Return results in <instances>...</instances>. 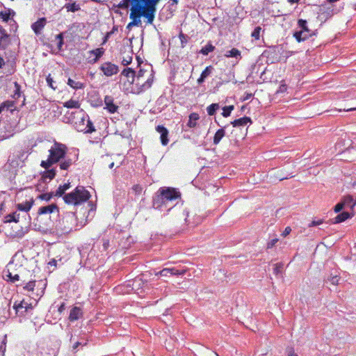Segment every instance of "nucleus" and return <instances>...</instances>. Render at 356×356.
Masks as SVG:
<instances>
[{
  "label": "nucleus",
  "mask_w": 356,
  "mask_h": 356,
  "mask_svg": "<svg viewBox=\"0 0 356 356\" xmlns=\"http://www.w3.org/2000/svg\"><path fill=\"white\" fill-rule=\"evenodd\" d=\"M25 233H26V232L23 231L22 227H21L20 229H19L16 232L13 231L10 234V236H11V237L15 238H22L24 237Z\"/></svg>",
  "instance_id": "de8ad7c7"
},
{
  "label": "nucleus",
  "mask_w": 356,
  "mask_h": 356,
  "mask_svg": "<svg viewBox=\"0 0 356 356\" xmlns=\"http://www.w3.org/2000/svg\"><path fill=\"white\" fill-rule=\"evenodd\" d=\"M46 81H47V85L51 87L52 89L55 90L56 88V86H54V81L53 80V78L51 76L50 74H49L46 79Z\"/></svg>",
  "instance_id": "6e6d98bb"
},
{
  "label": "nucleus",
  "mask_w": 356,
  "mask_h": 356,
  "mask_svg": "<svg viewBox=\"0 0 356 356\" xmlns=\"http://www.w3.org/2000/svg\"><path fill=\"white\" fill-rule=\"evenodd\" d=\"M298 28L299 29L298 31H303L304 33H315L309 29L306 19H299L298 20Z\"/></svg>",
  "instance_id": "7c9ffc66"
},
{
  "label": "nucleus",
  "mask_w": 356,
  "mask_h": 356,
  "mask_svg": "<svg viewBox=\"0 0 356 356\" xmlns=\"http://www.w3.org/2000/svg\"><path fill=\"white\" fill-rule=\"evenodd\" d=\"M90 53V54H93L95 56V58L90 61V63H95L104 54V49L102 47L97 48L95 49L91 50Z\"/></svg>",
  "instance_id": "cd10ccee"
},
{
  "label": "nucleus",
  "mask_w": 356,
  "mask_h": 356,
  "mask_svg": "<svg viewBox=\"0 0 356 356\" xmlns=\"http://www.w3.org/2000/svg\"><path fill=\"white\" fill-rule=\"evenodd\" d=\"M181 197L180 192L175 188L161 187L153 197V207L156 209L170 211L175 205L173 202Z\"/></svg>",
  "instance_id": "f257e3e1"
},
{
  "label": "nucleus",
  "mask_w": 356,
  "mask_h": 356,
  "mask_svg": "<svg viewBox=\"0 0 356 356\" xmlns=\"http://www.w3.org/2000/svg\"><path fill=\"white\" fill-rule=\"evenodd\" d=\"M102 241V250L106 251L109 246V240L103 238Z\"/></svg>",
  "instance_id": "e2e57ef3"
},
{
  "label": "nucleus",
  "mask_w": 356,
  "mask_h": 356,
  "mask_svg": "<svg viewBox=\"0 0 356 356\" xmlns=\"http://www.w3.org/2000/svg\"><path fill=\"white\" fill-rule=\"evenodd\" d=\"M159 2L160 1H155L151 4L144 6L140 8L134 7V10L130 13L129 15L132 21L127 24V29L130 30L133 26H138L141 24V17H145L147 19V23L152 24L155 18L156 6Z\"/></svg>",
  "instance_id": "f03ea898"
},
{
  "label": "nucleus",
  "mask_w": 356,
  "mask_h": 356,
  "mask_svg": "<svg viewBox=\"0 0 356 356\" xmlns=\"http://www.w3.org/2000/svg\"><path fill=\"white\" fill-rule=\"evenodd\" d=\"M132 191H134V193L136 194H140L141 193L142 191H143V188L139 184H135L132 186L131 188Z\"/></svg>",
  "instance_id": "13d9d810"
},
{
  "label": "nucleus",
  "mask_w": 356,
  "mask_h": 356,
  "mask_svg": "<svg viewBox=\"0 0 356 356\" xmlns=\"http://www.w3.org/2000/svg\"><path fill=\"white\" fill-rule=\"evenodd\" d=\"M213 68L212 66H207L201 73L200 76L197 79L198 84H202L204 82L205 79L210 76Z\"/></svg>",
  "instance_id": "5701e85b"
},
{
  "label": "nucleus",
  "mask_w": 356,
  "mask_h": 356,
  "mask_svg": "<svg viewBox=\"0 0 356 356\" xmlns=\"http://www.w3.org/2000/svg\"><path fill=\"white\" fill-rule=\"evenodd\" d=\"M248 123H252V120L250 117L244 116L243 118L236 119L232 122H231V124L233 127H243L245 126Z\"/></svg>",
  "instance_id": "4be33fe9"
},
{
  "label": "nucleus",
  "mask_w": 356,
  "mask_h": 356,
  "mask_svg": "<svg viewBox=\"0 0 356 356\" xmlns=\"http://www.w3.org/2000/svg\"><path fill=\"white\" fill-rule=\"evenodd\" d=\"M63 44H64V41H58L57 48H58V51L63 50Z\"/></svg>",
  "instance_id": "774afa93"
},
{
  "label": "nucleus",
  "mask_w": 356,
  "mask_h": 356,
  "mask_svg": "<svg viewBox=\"0 0 356 356\" xmlns=\"http://www.w3.org/2000/svg\"><path fill=\"white\" fill-rule=\"evenodd\" d=\"M291 232V229L290 227H286L285 229L283 231L282 236L284 237H286L288 236Z\"/></svg>",
  "instance_id": "338daca9"
},
{
  "label": "nucleus",
  "mask_w": 356,
  "mask_h": 356,
  "mask_svg": "<svg viewBox=\"0 0 356 356\" xmlns=\"http://www.w3.org/2000/svg\"><path fill=\"white\" fill-rule=\"evenodd\" d=\"M67 85L75 90L82 89L84 88V84L79 81H75L74 80L69 78L67 80Z\"/></svg>",
  "instance_id": "4c0bfd02"
},
{
  "label": "nucleus",
  "mask_w": 356,
  "mask_h": 356,
  "mask_svg": "<svg viewBox=\"0 0 356 356\" xmlns=\"http://www.w3.org/2000/svg\"><path fill=\"white\" fill-rule=\"evenodd\" d=\"M19 213L17 212V211H14L13 213H10L6 215L4 217L3 222L5 223L12 222H17L19 221Z\"/></svg>",
  "instance_id": "bb28decb"
},
{
  "label": "nucleus",
  "mask_w": 356,
  "mask_h": 356,
  "mask_svg": "<svg viewBox=\"0 0 356 356\" xmlns=\"http://www.w3.org/2000/svg\"><path fill=\"white\" fill-rule=\"evenodd\" d=\"M4 277L7 280L11 282L12 283H15V282L19 280V276L17 274L13 275V274L8 270L5 273Z\"/></svg>",
  "instance_id": "79ce46f5"
},
{
  "label": "nucleus",
  "mask_w": 356,
  "mask_h": 356,
  "mask_svg": "<svg viewBox=\"0 0 356 356\" xmlns=\"http://www.w3.org/2000/svg\"><path fill=\"white\" fill-rule=\"evenodd\" d=\"M46 170L43 172L42 177L44 180H51L53 179L56 175V170L55 168H48L45 169Z\"/></svg>",
  "instance_id": "2f4dec72"
},
{
  "label": "nucleus",
  "mask_w": 356,
  "mask_h": 356,
  "mask_svg": "<svg viewBox=\"0 0 356 356\" xmlns=\"http://www.w3.org/2000/svg\"><path fill=\"white\" fill-rule=\"evenodd\" d=\"M66 8L67 12H76L81 9L80 5L76 3L75 1L71 3H66L64 7Z\"/></svg>",
  "instance_id": "e433bc0d"
},
{
  "label": "nucleus",
  "mask_w": 356,
  "mask_h": 356,
  "mask_svg": "<svg viewBox=\"0 0 356 356\" xmlns=\"http://www.w3.org/2000/svg\"><path fill=\"white\" fill-rule=\"evenodd\" d=\"M70 188V183L64 184L60 186L56 191L54 195L57 197H61L64 195L65 192Z\"/></svg>",
  "instance_id": "f704fd0d"
},
{
  "label": "nucleus",
  "mask_w": 356,
  "mask_h": 356,
  "mask_svg": "<svg viewBox=\"0 0 356 356\" xmlns=\"http://www.w3.org/2000/svg\"><path fill=\"white\" fill-rule=\"evenodd\" d=\"M156 131L160 134V140L163 145H167L169 139V131L163 125H158L156 127Z\"/></svg>",
  "instance_id": "ddd939ff"
},
{
  "label": "nucleus",
  "mask_w": 356,
  "mask_h": 356,
  "mask_svg": "<svg viewBox=\"0 0 356 356\" xmlns=\"http://www.w3.org/2000/svg\"><path fill=\"white\" fill-rule=\"evenodd\" d=\"M344 208L343 204L341 202H339L334 206V211L335 213L340 212Z\"/></svg>",
  "instance_id": "bf43d9fd"
},
{
  "label": "nucleus",
  "mask_w": 356,
  "mask_h": 356,
  "mask_svg": "<svg viewBox=\"0 0 356 356\" xmlns=\"http://www.w3.org/2000/svg\"><path fill=\"white\" fill-rule=\"evenodd\" d=\"M147 71L144 69H140L138 73L134 74V80L131 83L135 84L136 87V92L141 93L149 89L154 81V75L152 73L149 74V76L144 83H140V79L143 78Z\"/></svg>",
  "instance_id": "423d86ee"
},
{
  "label": "nucleus",
  "mask_w": 356,
  "mask_h": 356,
  "mask_svg": "<svg viewBox=\"0 0 356 356\" xmlns=\"http://www.w3.org/2000/svg\"><path fill=\"white\" fill-rule=\"evenodd\" d=\"M341 202L344 207H350L351 209H353L356 204V202H354L353 196L350 195L344 196Z\"/></svg>",
  "instance_id": "c756f323"
},
{
  "label": "nucleus",
  "mask_w": 356,
  "mask_h": 356,
  "mask_svg": "<svg viewBox=\"0 0 356 356\" xmlns=\"http://www.w3.org/2000/svg\"><path fill=\"white\" fill-rule=\"evenodd\" d=\"M8 38H3V36H0V47L1 49H5L8 45Z\"/></svg>",
  "instance_id": "864d4df0"
},
{
  "label": "nucleus",
  "mask_w": 356,
  "mask_h": 356,
  "mask_svg": "<svg viewBox=\"0 0 356 356\" xmlns=\"http://www.w3.org/2000/svg\"><path fill=\"white\" fill-rule=\"evenodd\" d=\"M160 1L161 0H122L118 5L114 4L113 7L120 9H127L130 3L131 5V12H132V10H134V7L140 8L144 6Z\"/></svg>",
  "instance_id": "1a4fd4ad"
},
{
  "label": "nucleus",
  "mask_w": 356,
  "mask_h": 356,
  "mask_svg": "<svg viewBox=\"0 0 356 356\" xmlns=\"http://www.w3.org/2000/svg\"><path fill=\"white\" fill-rule=\"evenodd\" d=\"M353 216V213H350L348 211H343L339 213L335 218L331 220L332 224H338L342 222H344L347 219L352 218Z\"/></svg>",
  "instance_id": "6ab92c4d"
},
{
  "label": "nucleus",
  "mask_w": 356,
  "mask_h": 356,
  "mask_svg": "<svg viewBox=\"0 0 356 356\" xmlns=\"http://www.w3.org/2000/svg\"><path fill=\"white\" fill-rule=\"evenodd\" d=\"M67 147L65 145L55 141L49 149L47 160L42 161L40 166L44 169L50 168L54 164L60 162L67 154Z\"/></svg>",
  "instance_id": "7ed1b4c3"
},
{
  "label": "nucleus",
  "mask_w": 356,
  "mask_h": 356,
  "mask_svg": "<svg viewBox=\"0 0 356 356\" xmlns=\"http://www.w3.org/2000/svg\"><path fill=\"white\" fill-rule=\"evenodd\" d=\"M59 209L58 206L53 203L47 206L40 207L37 211V216L34 219L33 225L35 230L44 231L50 227L51 220L42 224V216L56 213L58 215Z\"/></svg>",
  "instance_id": "20e7f679"
},
{
  "label": "nucleus",
  "mask_w": 356,
  "mask_h": 356,
  "mask_svg": "<svg viewBox=\"0 0 356 356\" xmlns=\"http://www.w3.org/2000/svg\"><path fill=\"white\" fill-rule=\"evenodd\" d=\"M228 125H226L221 129H219L216 131L214 136H213V144L218 145L222 138L225 136V129L227 128Z\"/></svg>",
  "instance_id": "393cba45"
},
{
  "label": "nucleus",
  "mask_w": 356,
  "mask_h": 356,
  "mask_svg": "<svg viewBox=\"0 0 356 356\" xmlns=\"http://www.w3.org/2000/svg\"><path fill=\"white\" fill-rule=\"evenodd\" d=\"M53 195H54L53 193H46L40 195L39 198L48 202L52 198Z\"/></svg>",
  "instance_id": "603ef678"
},
{
  "label": "nucleus",
  "mask_w": 356,
  "mask_h": 356,
  "mask_svg": "<svg viewBox=\"0 0 356 356\" xmlns=\"http://www.w3.org/2000/svg\"><path fill=\"white\" fill-rule=\"evenodd\" d=\"M71 115L74 128L78 131H84L86 129L85 124H86L87 120L89 118L88 115L82 109L72 112Z\"/></svg>",
  "instance_id": "6e6552de"
},
{
  "label": "nucleus",
  "mask_w": 356,
  "mask_h": 356,
  "mask_svg": "<svg viewBox=\"0 0 356 356\" xmlns=\"http://www.w3.org/2000/svg\"><path fill=\"white\" fill-rule=\"evenodd\" d=\"M225 56L227 57H232L235 58H241V51L236 48H233L230 50L227 51Z\"/></svg>",
  "instance_id": "a19ab883"
},
{
  "label": "nucleus",
  "mask_w": 356,
  "mask_h": 356,
  "mask_svg": "<svg viewBox=\"0 0 356 356\" xmlns=\"http://www.w3.org/2000/svg\"><path fill=\"white\" fill-rule=\"evenodd\" d=\"M78 159V154H74L73 158L69 155H65L59 162V167L61 170H67Z\"/></svg>",
  "instance_id": "f8f14e48"
},
{
  "label": "nucleus",
  "mask_w": 356,
  "mask_h": 356,
  "mask_svg": "<svg viewBox=\"0 0 356 356\" xmlns=\"http://www.w3.org/2000/svg\"><path fill=\"white\" fill-rule=\"evenodd\" d=\"M199 119V115L196 113L190 114L189 119L187 122V126L190 128H193L196 126V122Z\"/></svg>",
  "instance_id": "72a5a7b5"
},
{
  "label": "nucleus",
  "mask_w": 356,
  "mask_h": 356,
  "mask_svg": "<svg viewBox=\"0 0 356 356\" xmlns=\"http://www.w3.org/2000/svg\"><path fill=\"white\" fill-rule=\"evenodd\" d=\"M105 108L108 110L110 113H115L118 111V106L113 102V97L106 95L104 97Z\"/></svg>",
  "instance_id": "2eb2a0df"
},
{
  "label": "nucleus",
  "mask_w": 356,
  "mask_h": 356,
  "mask_svg": "<svg viewBox=\"0 0 356 356\" xmlns=\"http://www.w3.org/2000/svg\"><path fill=\"white\" fill-rule=\"evenodd\" d=\"M90 197L89 191L84 186H78L73 191L64 195L63 200L66 204L76 206L87 202Z\"/></svg>",
  "instance_id": "39448f33"
},
{
  "label": "nucleus",
  "mask_w": 356,
  "mask_h": 356,
  "mask_svg": "<svg viewBox=\"0 0 356 356\" xmlns=\"http://www.w3.org/2000/svg\"><path fill=\"white\" fill-rule=\"evenodd\" d=\"M323 223V220L321 219H319V220H314L311 222V223H309V227H314V226H318V225H320Z\"/></svg>",
  "instance_id": "680f3d73"
},
{
  "label": "nucleus",
  "mask_w": 356,
  "mask_h": 356,
  "mask_svg": "<svg viewBox=\"0 0 356 356\" xmlns=\"http://www.w3.org/2000/svg\"><path fill=\"white\" fill-rule=\"evenodd\" d=\"M136 74V72L134 71V69L131 68V67H127L125 69L123 70V71L122 72V75L126 76V77H131L132 78V80H134V74Z\"/></svg>",
  "instance_id": "a18cd8bd"
},
{
  "label": "nucleus",
  "mask_w": 356,
  "mask_h": 356,
  "mask_svg": "<svg viewBox=\"0 0 356 356\" xmlns=\"http://www.w3.org/2000/svg\"><path fill=\"white\" fill-rule=\"evenodd\" d=\"M31 153L29 150L22 149L18 151L16 154H15V157H17L18 159L21 161L22 164L24 163V161L27 159L28 155Z\"/></svg>",
  "instance_id": "473e14b6"
},
{
  "label": "nucleus",
  "mask_w": 356,
  "mask_h": 356,
  "mask_svg": "<svg viewBox=\"0 0 356 356\" xmlns=\"http://www.w3.org/2000/svg\"><path fill=\"white\" fill-rule=\"evenodd\" d=\"M14 86H15V90H14L13 98L18 99L21 97V94H22L21 86L17 81H15V82H14Z\"/></svg>",
  "instance_id": "49530a36"
},
{
  "label": "nucleus",
  "mask_w": 356,
  "mask_h": 356,
  "mask_svg": "<svg viewBox=\"0 0 356 356\" xmlns=\"http://www.w3.org/2000/svg\"><path fill=\"white\" fill-rule=\"evenodd\" d=\"M64 107L67 108H79L80 107V104L78 101L70 99L69 101L65 102L63 104Z\"/></svg>",
  "instance_id": "ea45409f"
},
{
  "label": "nucleus",
  "mask_w": 356,
  "mask_h": 356,
  "mask_svg": "<svg viewBox=\"0 0 356 356\" xmlns=\"http://www.w3.org/2000/svg\"><path fill=\"white\" fill-rule=\"evenodd\" d=\"M76 225V217L73 211L66 212L59 221L58 226L63 232H70Z\"/></svg>",
  "instance_id": "0eeeda50"
},
{
  "label": "nucleus",
  "mask_w": 356,
  "mask_h": 356,
  "mask_svg": "<svg viewBox=\"0 0 356 356\" xmlns=\"http://www.w3.org/2000/svg\"><path fill=\"white\" fill-rule=\"evenodd\" d=\"M19 166H22L21 161L18 159L17 157H15V154L12 156H10L8 160L7 163L4 165L5 168H9L10 167L13 168H17Z\"/></svg>",
  "instance_id": "412c9836"
},
{
  "label": "nucleus",
  "mask_w": 356,
  "mask_h": 356,
  "mask_svg": "<svg viewBox=\"0 0 356 356\" xmlns=\"http://www.w3.org/2000/svg\"><path fill=\"white\" fill-rule=\"evenodd\" d=\"M283 267H284V264L282 263L276 264L273 268V273L276 276L281 275L282 272Z\"/></svg>",
  "instance_id": "09e8293b"
},
{
  "label": "nucleus",
  "mask_w": 356,
  "mask_h": 356,
  "mask_svg": "<svg viewBox=\"0 0 356 356\" xmlns=\"http://www.w3.org/2000/svg\"><path fill=\"white\" fill-rule=\"evenodd\" d=\"M327 3H329L330 4H331V6H329L327 8V11H326V17H331L334 14H336L338 12L340 11L341 10V8H335L334 7V6L332 5L334 3L338 1L339 0H326Z\"/></svg>",
  "instance_id": "a878e982"
},
{
  "label": "nucleus",
  "mask_w": 356,
  "mask_h": 356,
  "mask_svg": "<svg viewBox=\"0 0 356 356\" xmlns=\"http://www.w3.org/2000/svg\"><path fill=\"white\" fill-rule=\"evenodd\" d=\"M145 282L141 278L136 277L133 281L131 284L129 283L128 286L131 287V290L136 291L138 293L143 292V287Z\"/></svg>",
  "instance_id": "dca6fc26"
},
{
  "label": "nucleus",
  "mask_w": 356,
  "mask_h": 356,
  "mask_svg": "<svg viewBox=\"0 0 356 356\" xmlns=\"http://www.w3.org/2000/svg\"><path fill=\"white\" fill-rule=\"evenodd\" d=\"M47 22L45 17L38 19L35 22L32 24L31 28L36 34L40 33V31L44 28Z\"/></svg>",
  "instance_id": "aec40b11"
},
{
  "label": "nucleus",
  "mask_w": 356,
  "mask_h": 356,
  "mask_svg": "<svg viewBox=\"0 0 356 356\" xmlns=\"http://www.w3.org/2000/svg\"><path fill=\"white\" fill-rule=\"evenodd\" d=\"M215 47L211 42H209L200 50L199 53L204 56H207L209 53L213 51Z\"/></svg>",
  "instance_id": "c9c22d12"
},
{
  "label": "nucleus",
  "mask_w": 356,
  "mask_h": 356,
  "mask_svg": "<svg viewBox=\"0 0 356 356\" xmlns=\"http://www.w3.org/2000/svg\"><path fill=\"white\" fill-rule=\"evenodd\" d=\"M66 32H61L59 34L56 35V40L58 41H64V35Z\"/></svg>",
  "instance_id": "69168bd1"
},
{
  "label": "nucleus",
  "mask_w": 356,
  "mask_h": 356,
  "mask_svg": "<svg viewBox=\"0 0 356 356\" xmlns=\"http://www.w3.org/2000/svg\"><path fill=\"white\" fill-rule=\"evenodd\" d=\"M261 31V28L260 26H257L254 29L253 31L252 32V37L254 38L255 40H259L260 38V33Z\"/></svg>",
  "instance_id": "3c124183"
},
{
  "label": "nucleus",
  "mask_w": 356,
  "mask_h": 356,
  "mask_svg": "<svg viewBox=\"0 0 356 356\" xmlns=\"http://www.w3.org/2000/svg\"><path fill=\"white\" fill-rule=\"evenodd\" d=\"M277 241H278V239L276 238L269 241L267 243V248L268 249L272 248L277 243Z\"/></svg>",
  "instance_id": "052dcab7"
},
{
  "label": "nucleus",
  "mask_w": 356,
  "mask_h": 356,
  "mask_svg": "<svg viewBox=\"0 0 356 356\" xmlns=\"http://www.w3.org/2000/svg\"><path fill=\"white\" fill-rule=\"evenodd\" d=\"M35 285V281H30L24 287L27 291H33Z\"/></svg>",
  "instance_id": "4d7b16f0"
},
{
  "label": "nucleus",
  "mask_w": 356,
  "mask_h": 356,
  "mask_svg": "<svg viewBox=\"0 0 356 356\" xmlns=\"http://www.w3.org/2000/svg\"><path fill=\"white\" fill-rule=\"evenodd\" d=\"M179 38L181 41V48H184L186 47V44L188 43V37L187 35L184 34L182 32H181L179 35Z\"/></svg>",
  "instance_id": "8fccbe9b"
},
{
  "label": "nucleus",
  "mask_w": 356,
  "mask_h": 356,
  "mask_svg": "<svg viewBox=\"0 0 356 356\" xmlns=\"http://www.w3.org/2000/svg\"><path fill=\"white\" fill-rule=\"evenodd\" d=\"M33 204V200L31 199L30 200H26L25 202L17 204L16 207L18 211L27 212L31 209Z\"/></svg>",
  "instance_id": "b1692460"
},
{
  "label": "nucleus",
  "mask_w": 356,
  "mask_h": 356,
  "mask_svg": "<svg viewBox=\"0 0 356 356\" xmlns=\"http://www.w3.org/2000/svg\"><path fill=\"white\" fill-rule=\"evenodd\" d=\"M15 14L13 9L7 8L5 12H0V17L3 22H8L10 19V17H14Z\"/></svg>",
  "instance_id": "c85d7f7f"
},
{
  "label": "nucleus",
  "mask_w": 356,
  "mask_h": 356,
  "mask_svg": "<svg viewBox=\"0 0 356 356\" xmlns=\"http://www.w3.org/2000/svg\"><path fill=\"white\" fill-rule=\"evenodd\" d=\"M83 316V312L81 307H74L71 309L70 315H69V320L71 322H74L75 321L79 320L80 318H81Z\"/></svg>",
  "instance_id": "a211bd4d"
},
{
  "label": "nucleus",
  "mask_w": 356,
  "mask_h": 356,
  "mask_svg": "<svg viewBox=\"0 0 356 356\" xmlns=\"http://www.w3.org/2000/svg\"><path fill=\"white\" fill-rule=\"evenodd\" d=\"M132 61V56L127 55V56H124L121 61L122 65L124 66L129 65Z\"/></svg>",
  "instance_id": "5fc2aeb1"
},
{
  "label": "nucleus",
  "mask_w": 356,
  "mask_h": 356,
  "mask_svg": "<svg viewBox=\"0 0 356 356\" xmlns=\"http://www.w3.org/2000/svg\"><path fill=\"white\" fill-rule=\"evenodd\" d=\"M220 108L219 104L218 103H213L210 104L207 108V112L209 115H213L216 113V111Z\"/></svg>",
  "instance_id": "58836bf2"
},
{
  "label": "nucleus",
  "mask_w": 356,
  "mask_h": 356,
  "mask_svg": "<svg viewBox=\"0 0 356 356\" xmlns=\"http://www.w3.org/2000/svg\"><path fill=\"white\" fill-rule=\"evenodd\" d=\"M100 70L106 76H111L114 74H118L119 72V67L118 65L111 63V62L104 63L99 67Z\"/></svg>",
  "instance_id": "9b49d317"
},
{
  "label": "nucleus",
  "mask_w": 356,
  "mask_h": 356,
  "mask_svg": "<svg viewBox=\"0 0 356 356\" xmlns=\"http://www.w3.org/2000/svg\"><path fill=\"white\" fill-rule=\"evenodd\" d=\"M0 36H3V38H9V35L1 25H0Z\"/></svg>",
  "instance_id": "0e129e2a"
},
{
  "label": "nucleus",
  "mask_w": 356,
  "mask_h": 356,
  "mask_svg": "<svg viewBox=\"0 0 356 356\" xmlns=\"http://www.w3.org/2000/svg\"><path fill=\"white\" fill-rule=\"evenodd\" d=\"M186 273L185 270H178L175 268H164L159 271V275L161 277H167L171 275H184Z\"/></svg>",
  "instance_id": "4468645a"
},
{
  "label": "nucleus",
  "mask_w": 356,
  "mask_h": 356,
  "mask_svg": "<svg viewBox=\"0 0 356 356\" xmlns=\"http://www.w3.org/2000/svg\"><path fill=\"white\" fill-rule=\"evenodd\" d=\"M314 35H315V33H307V32L304 33L303 31H298V30H296L293 33V36L295 38L296 41L298 42H304Z\"/></svg>",
  "instance_id": "f3484780"
},
{
  "label": "nucleus",
  "mask_w": 356,
  "mask_h": 356,
  "mask_svg": "<svg viewBox=\"0 0 356 356\" xmlns=\"http://www.w3.org/2000/svg\"><path fill=\"white\" fill-rule=\"evenodd\" d=\"M13 309L15 310L16 314L19 316H31L33 309L31 303H28L25 300L20 302L16 301L14 303Z\"/></svg>",
  "instance_id": "9d476101"
},
{
  "label": "nucleus",
  "mask_w": 356,
  "mask_h": 356,
  "mask_svg": "<svg viewBox=\"0 0 356 356\" xmlns=\"http://www.w3.org/2000/svg\"><path fill=\"white\" fill-rule=\"evenodd\" d=\"M85 127H86V129L83 131L86 134H91L95 131V128L93 125V123L90 120V118H88L86 124H85Z\"/></svg>",
  "instance_id": "37998d69"
},
{
  "label": "nucleus",
  "mask_w": 356,
  "mask_h": 356,
  "mask_svg": "<svg viewBox=\"0 0 356 356\" xmlns=\"http://www.w3.org/2000/svg\"><path fill=\"white\" fill-rule=\"evenodd\" d=\"M234 105L225 106L222 108V115L224 118H227L230 116L232 111L234 110Z\"/></svg>",
  "instance_id": "c03bdc74"
}]
</instances>
